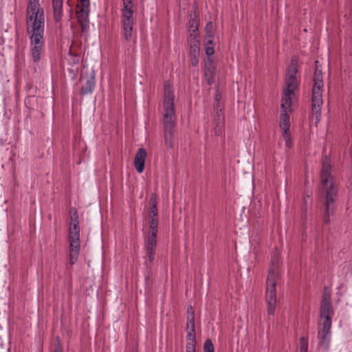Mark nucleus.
<instances>
[{"mask_svg": "<svg viewBox=\"0 0 352 352\" xmlns=\"http://www.w3.org/2000/svg\"><path fill=\"white\" fill-rule=\"evenodd\" d=\"M45 15L39 0H29L25 11V30L30 40V50L34 62H38L43 52Z\"/></svg>", "mask_w": 352, "mask_h": 352, "instance_id": "f257e3e1", "label": "nucleus"}, {"mask_svg": "<svg viewBox=\"0 0 352 352\" xmlns=\"http://www.w3.org/2000/svg\"><path fill=\"white\" fill-rule=\"evenodd\" d=\"M320 183L321 190L324 193L322 221L324 223L329 224L334 214L338 197V189L334 182V178L331 175V167L328 159H326L322 163Z\"/></svg>", "mask_w": 352, "mask_h": 352, "instance_id": "f03ea898", "label": "nucleus"}, {"mask_svg": "<svg viewBox=\"0 0 352 352\" xmlns=\"http://www.w3.org/2000/svg\"><path fill=\"white\" fill-rule=\"evenodd\" d=\"M175 121L173 91L170 85L166 83L164 85L162 124L165 142L169 148H171L173 145Z\"/></svg>", "mask_w": 352, "mask_h": 352, "instance_id": "7ed1b4c3", "label": "nucleus"}, {"mask_svg": "<svg viewBox=\"0 0 352 352\" xmlns=\"http://www.w3.org/2000/svg\"><path fill=\"white\" fill-rule=\"evenodd\" d=\"M157 207L151 206L148 212L149 230L144 243V265L151 269L155 258V252L157 247V234L158 230Z\"/></svg>", "mask_w": 352, "mask_h": 352, "instance_id": "20e7f679", "label": "nucleus"}, {"mask_svg": "<svg viewBox=\"0 0 352 352\" xmlns=\"http://www.w3.org/2000/svg\"><path fill=\"white\" fill-rule=\"evenodd\" d=\"M297 65L294 59L292 60L285 77L286 88L281 100L282 112H290L292 111V99L294 91L298 88V81L296 78Z\"/></svg>", "mask_w": 352, "mask_h": 352, "instance_id": "39448f33", "label": "nucleus"}, {"mask_svg": "<svg viewBox=\"0 0 352 352\" xmlns=\"http://www.w3.org/2000/svg\"><path fill=\"white\" fill-rule=\"evenodd\" d=\"M70 212L72 216L69 229V263L73 265L78 261L80 253V226L76 209L72 208Z\"/></svg>", "mask_w": 352, "mask_h": 352, "instance_id": "423d86ee", "label": "nucleus"}, {"mask_svg": "<svg viewBox=\"0 0 352 352\" xmlns=\"http://www.w3.org/2000/svg\"><path fill=\"white\" fill-rule=\"evenodd\" d=\"M278 277L277 270L273 266L270 268L269 274L266 280V302L268 315H274L276 306V283Z\"/></svg>", "mask_w": 352, "mask_h": 352, "instance_id": "0eeeda50", "label": "nucleus"}, {"mask_svg": "<svg viewBox=\"0 0 352 352\" xmlns=\"http://www.w3.org/2000/svg\"><path fill=\"white\" fill-rule=\"evenodd\" d=\"M314 81V84L312 89L311 107L312 113L316 116V120H318L321 113L323 87L322 72L318 69H316Z\"/></svg>", "mask_w": 352, "mask_h": 352, "instance_id": "6e6552de", "label": "nucleus"}, {"mask_svg": "<svg viewBox=\"0 0 352 352\" xmlns=\"http://www.w3.org/2000/svg\"><path fill=\"white\" fill-rule=\"evenodd\" d=\"M122 24L124 37L129 41L132 36L133 26V0H122Z\"/></svg>", "mask_w": 352, "mask_h": 352, "instance_id": "1a4fd4ad", "label": "nucleus"}, {"mask_svg": "<svg viewBox=\"0 0 352 352\" xmlns=\"http://www.w3.org/2000/svg\"><path fill=\"white\" fill-rule=\"evenodd\" d=\"M331 321L320 322L318 328L317 339L318 345L324 350H329L331 341Z\"/></svg>", "mask_w": 352, "mask_h": 352, "instance_id": "9d476101", "label": "nucleus"}, {"mask_svg": "<svg viewBox=\"0 0 352 352\" xmlns=\"http://www.w3.org/2000/svg\"><path fill=\"white\" fill-rule=\"evenodd\" d=\"M89 1L80 0L77 6V19L82 33H87L89 29Z\"/></svg>", "mask_w": 352, "mask_h": 352, "instance_id": "9b49d317", "label": "nucleus"}, {"mask_svg": "<svg viewBox=\"0 0 352 352\" xmlns=\"http://www.w3.org/2000/svg\"><path fill=\"white\" fill-rule=\"evenodd\" d=\"M280 127L282 131V135L285 141V145L290 148L292 145V138L289 133V112H282L280 116Z\"/></svg>", "mask_w": 352, "mask_h": 352, "instance_id": "f8f14e48", "label": "nucleus"}, {"mask_svg": "<svg viewBox=\"0 0 352 352\" xmlns=\"http://www.w3.org/2000/svg\"><path fill=\"white\" fill-rule=\"evenodd\" d=\"M188 316L187 317L188 327L191 326V330L187 334V344L186 350H188L189 347L192 348V351L196 350V338L195 333V322L192 307H190L188 310Z\"/></svg>", "mask_w": 352, "mask_h": 352, "instance_id": "ddd939ff", "label": "nucleus"}, {"mask_svg": "<svg viewBox=\"0 0 352 352\" xmlns=\"http://www.w3.org/2000/svg\"><path fill=\"white\" fill-rule=\"evenodd\" d=\"M199 40L196 38H191L190 56L191 58V64L193 67L197 66L199 63Z\"/></svg>", "mask_w": 352, "mask_h": 352, "instance_id": "4468645a", "label": "nucleus"}, {"mask_svg": "<svg viewBox=\"0 0 352 352\" xmlns=\"http://www.w3.org/2000/svg\"><path fill=\"white\" fill-rule=\"evenodd\" d=\"M146 152L144 148H139L134 159V166L138 173H142L144 169Z\"/></svg>", "mask_w": 352, "mask_h": 352, "instance_id": "2eb2a0df", "label": "nucleus"}, {"mask_svg": "<svg viewBox=\"0 0 352 352\" xmlns=\"http://www.w3.org/2000/svg\"><path fill=\"white\" fill-rule=\"evenodd\" d=\"M214 69L215 67L213 58L211 56H208L205 60V76L207 79L208 85H210L212 82V78Z\"/></svg>", "mask_w": 352, "mask_h": 352, "instance_id": "dca6fc26", "label": "nucleus"}, {"mask_svg": "<svg viewBox=\"0 0 352 352\" xmlns=\"http://www.w3.org/2000/svg\"><path fill=\"white\" fill-rule=\"evenodd\" d=\"M332 314H333V311L331 307V303L321 302L320 322L325 321L326 319L328 321H331V315Z\"/></svg>", "mask_w": 352, "mask_h": 352, "instance_id": "f3484780", "label": "nucleus"}, {"mask_svg": "<svg viewBox=\"0 0 352 352\" xmlns=\"http://www.w3.org/2000/svg\"><path fill=\"white\" fill-rule=\"evenodd\" d=\"M52 6L54 19L58 23L63 16V0H52Z\"/></svg>", "mask_w": 352, "mask_h": 352, "instance_id": "a211bd4d", "label": "nucleus"}, {"mask_svg": "<svg viewBox=\"0 0 352 352\" xmlns=\"http://www.w3.org/2000/svg\"><path fill=\"white\" fill-rule=\"evenodd\" d=\"M189 31H190V36L192 38H198V36H199L198 23H197V21L196 19H192L189 21Z\"/></svg>", "mask_w": 352, "mask_h": 352, "instance_id": "6ab92c4d", "label": "nucleus"}, {"mask_svg": "<svg viewBox=\"0 0 352 352\" xmlns=\"http://www.w3.org/2000/svg\"><path fill=\"white\" fill-rule=\"evenodd\" d=\"M94 78H91L87 80L85 85L82 87L80 92L82 95L91 94L94 91Z\"/></svg>", "mask_w": 352, "mask_h": 352, "instance_id": "aec40b11", "label": "nucleus"}, {"mask_svg": "<svg viewBox=\"0 0 352 352\" xmlns=\"http://www.w3.org/2000/svg\"><path fill=\"white\" fill-rule=\"evenodd\" d=\"M204 49L207 56H212L214 54V49L213 39H206Z\"/></svg>", "mask_w": 352, "mask_h": 352, "instance_id": "412c9836", "label": "nucleus"}, {"mask_svg": "<svg viewBox=\"0 0 352 352\" xmlns=\"http://www.w3.org/2000/svg\"><path fill=\"white\" fill-rule=\"evenodd\" d=\"M206 37V39H214V30L213 24L212 22H208L205 28Z\"/></svg>", "mask_w": 352, "mask_h": 352, "instance_id": "4be33fe9", "label": "nucleus"}, {"mask_svg": "<svg viewBox=\"0 0 352 352\" xmlns=\"http://www.w3.org/2000/svg\"><path fill=\"white\" fill-rule=\"evenodd\" d=\"M308 342L304 337L300 338L299 341V348L297 352H307Z\"/></svg>", "mask_w": 352, "mask_h": 352, "instance_id": "5701e85b", "label": "nucleus"}, {"mask_svg": "<svg viewBox=\"0 0 352 352\" xmlns=\"http://www.w3.org/2000/svg\"><path fill=\"white\" fill-rule=\"evenodd\" d=\"M204 352H214V345L210 339H207L204 344Z\"/></svg>", "mask_w": 352, "mask_h": 352, "instance_id": "b1692460", "label": "nucleus"}, {"mask_svg": "<svg viewBox=\"0 0 352 352\" xmlns=\"http://www.w3.org/2000/svg\"><path fill=\"white\" fill-rule=\"evenodd\" d=\"M151 206L157 207V198L155 194H153L150 199Z\"/></svg>", "mask_w": 352, "mask_h": 352, "instance_id": "393cba45", "label": "nucleus"}, {"mask_svg": "<svg viewBox=\"0 0 352 352\" xmlns=\"http://www.w3.org/2000/svg\"><path fill=\"white\" fill-rule=\"evenodd\" d=\"M322 302H331L329 294L324 293Z\"/></svg>", "mask_w": 352, "mask_h": 352, "instance_id": "a878e982", "label": "nucleus"}, {"mask_svg": "<svg viewBox=\"0 0 352 352\" xmlns=\"http://www.w3.org/2000/svg\"><path fill=\"white\" fill-rule=\"evenodd\" d=\"M54 352H62V349L60 346H57L55 349Z\"/></svg>", "mask_w": 352, "mask_h": 352, "instance_id": "bb28decb", "label": "nucleus"}, {"mask_svg": "<svg viewBox=\"0 0 352 352\" xmlns=\"http://www.w3.org/2000/svg\"><path fill=\"white\" fill-rule=\"evenodd\" d=\"M311 197V193H308L306 196V197H305V204H307V199H309Z\"/></svg>", "mask_w": 352, "mask_h": 352, "instance_id": "cd10ccee", "label": "nucleus"}, {"mask_svg": "<svg viewBox=\"0 0 352 352\" xmlns=\"http://www.w3.org/2000/svg\"><path fill=\"white\" fill-rule=\"evenodd\" d=\"M186 352H195V351H192V348L189 347L188 350H186Z\"/></svg>", "mask_w": 352, "mask_h": 352, "instance_id": "c85d7f7f", "label": "nucleus"}, {"mask_svg": "<svg viewBox=\"0 0 352 352\" xmlns=\"http://www.w3.org/2000/svg\"><path fill=\"white\" fill-rule=\"evenodd\" d=\"M215 99H216L217 100H218L219 97H218V96H217V95H216V96H215Z\"/></svg>", "mask_w": 352, "mask_h": 352, "instance_id": "c756f323", "label": "nucleus"}]
</instances>
